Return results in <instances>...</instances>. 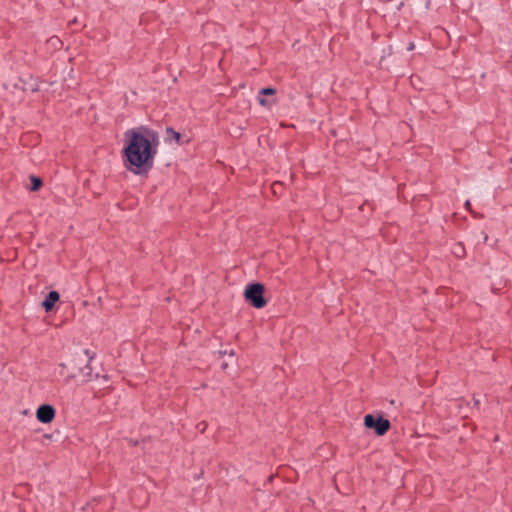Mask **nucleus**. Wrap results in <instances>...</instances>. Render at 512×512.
Here are the masks:
<instances>
[{
    "label": "nucleus",
    "instance_id": "5",
    "mask_svg": "<svg viewBox=\"0 0 512 512\" xmlns=\"http://www.w3.org/2000/svg\"><path fill=\"white\" fill-rule=\"evenodd\" d=\"M60 295L57 291H51L42 302V306L46 311L52 310L55 303L59 300Z\"/></svg>",
    "mask_w": 512,
    "mask_h": 512
},
{
    "label": "nucleus",
    "instance_id": "4",
    "mask_svg": "<svg viewBox=\"0 0 512 512\" xmlns=\"http://www.w3.org/2000/svg\"><path fill=\"white\" fill-rule=\"evenodd\" d=\"M36 418L39 422L48 424L55 418V409L48 404L41 405L36 411Z\"/></svg>",
    "mask_w": 512,
    "mask_h": 512
},
{
    "label": "nucleus",
    "instance_id": "7",
    "mask_svg": "<svg viewBox=\"0 0 512 512\" xmlns=\"http://www.w3.org/2000/svg\"><path fill=\"white\" fill-rule=\"evenodd\" d=\"M276 94V90L274 88H263L259 91L258 96H271V98Z\"/></svg>",
    "mask_w": 512,
    "mask_h": 512
},
{
    "label": "nucleus",
    "instance_id": "12",
    "mask_svg": "<svg viewBox=\"0 0 512 512\" xmlns=\"http://www.w3.org/2000/svg\"><path fill=\"white\" fill-rule=\"evenodd\" d=\"M228 354H229V356H234L235 353L233 350H231Z\"/></svg>",
    "mask_w": 512,
    "mask_h": 512
},
{
    "label": "nucleus",
    "instance_id": "3",
    "mask_svg": "<svg viewBox=\"0 0 512 512\" xmlns=\"http://www.w3.org/2000/svg\"><path fill=\"white\" fill-rule=\"evenodd\" d=\"M364 425L373 429L380 436L384 435L390 428V422L387 419L372 414H367L364 417Z\"/></svg>",
    "mask_w": 512,
    "mask_h": 512
},
{
    "label": "nucleus",
    "instance_id": "9",
    "mask_svg": "<svg viewBox=\"0 0 512 512\" xmlns=\"http://www.w3.org/2000/svg\"><path fill=\"white\" fill-rule=\"evenodd\" d=\"M453 253H454L457 257H462V256H463V254H464V248L462 247V245H461V244H457V245L454 247Z\"/></svg>",
    "mask_w": 512,
    "mask_h": 512
},
{
    "label": "nucleus",
    "instance_id": "13",
    "mask_svg": "<svg viewBox=\"0 0 512 512\" xmlns=\"http://www.w3.org/2000/svg\"><path fill=\"white\" fill-rule=\"evenodd\" d=\"M465 206H466L467 208H469V206H470V202H469V201H466Z\"/></svg>",
    "mask_w": 512,
    "mask_h": 512
},
{
    "label": "nucleus",
    "instance_id": "11",
    "mask_svg": "<svg viewBox=\"0 0 512 512\" xmlns=\"http://www.w3.org/2000/svg\"><path fill=\"white\" fill-rule=\"evenodd\" d=\"M50 42H51L53 45H57V43H59L60 41H59V39H58V38H52V39L50 40Z\"/></svg>",
    "mask_w": 512,
    "mask_h": 512
},
{
    "label": "nucleus",
    "instance_id": "8",
    "mask_svg": "<svg viewBox=\"0 0 512 512\" xmlns=\"http://www.w3.org/2000/svg\"><path fill=\"white\" fill-rule=\"evenodd\" d=\"M32 187L31 190L36 191L42 186V181L39 178L32 177Z\"/></svg>",
    "mask_w": 512,
    "mask_h": 512
},
{
    "label": "nucleus",
    "instance_id": "2",
    "mask_svg": "<svg viewBox=\"0 0 512 512\" xmlns=\"http://www.w3.org/2000/svg\"><path fill=\"white\" fill-rule=\"evenodd\" d=\"M264 286L260 283L248 285L245 289V299L252 304L253 307L261 309L266 305L263 297Z\"/></svg>",
    "mask_w": 512,
    "mask_h": 512
},
{
    "label": "nucleus",
    "instance_id": "6",
    "mask_svg": "<svg viewBox=\"0 0 512 512\" xmlns=\"http://www.w3.org/2000/svg\"><path fill=\"white\" fill-rule=\"evenodd\" d=\"M258 102L263 107L271 108L274 104H276V99L274 97L266 98V96H258Z\"/></svg>",
    "mask_w": 512,
    "mask_h": 512
},
{
    "label": "nucleus",
    "instance_id": "10",
    "mask_svg": "<svg viewBox=\"0 0 512 512\" xmlns=\"http://www.w3.org/2000/svg\"><path fill=\"white\" fill-rule=\"evenodd\" d=\"M168 133H171L172 136L176 139V140H179L180 139V134L178 132H175L174 130L172 129H168L167 130Z\"/></svg>",
    "mask_w": 512,
    "mask_h": 512
},
{
    "label": "nucleus",
    "instance_id": "1",
    "mask_svg": "<svg viewBox=\"0 0 512 512\" xmlns=\"http://www.w3.org/2000/svg\"><path fill=\"white\" fill-rule=\"evenodd\" d=\"M159 136L147 127L141 126L124 133L123 164L133 174L147 172L153 165L158 152Z\"/></svg>",
    "mask_w": 512,
    "mask_h": 512
}]
</instances>
